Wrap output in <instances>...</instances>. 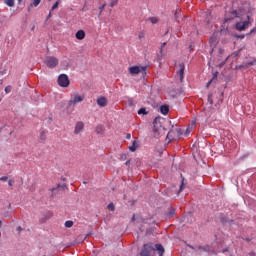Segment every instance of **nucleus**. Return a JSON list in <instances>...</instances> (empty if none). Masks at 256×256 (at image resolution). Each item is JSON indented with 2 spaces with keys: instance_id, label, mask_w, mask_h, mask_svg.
<instances>
[{
  "instance_id": "1",
  "label": "nucleus",
  "mask_w": 256,
  "mask_h": 256,
  "mask_svg": "<svg viewBox=\"0 0 256 256\" xmlns=\"http://www.w3.org/2000/svg\"><path fill=\"white\" fill-rule=\"evenodd\" d=\"M155 253H158V256H163L165 253V248H163V245L156 244L153 245V243L144 244L140 255L141 256H155Z\"/></svg>"
},
{
  "instance_id": "2",
  "label": "nucleus",
  "mask_w": 256,
  "mask_h": 256,
  "mask_svg": "<svg viewBox=\"0 0 256 256\" xmlns=\"http://www.w3.org/2000/svg\"><path fill=\"white\" fill-rule=\"evenodd\" d=\"M83 101H85V95L73 93L71 94L70 100L68 101V108L75 107L77 103H83Z\"/></svg>"
},
{
  "instance_id": "3",
  "label": "nucleus",
  "mask_w": 256,
  "mask_h": 256,
  "mask_svg": "<svg viewBox=\"0 0 256 256\" xmlns=\"http://www.w3.org/2000/svg\"><path fill=\"white\" fill-rule=\"evenodd\" d=\"M44 63L49 69H55L59 65V59L55 56H47Z\"/></svg>"
},
{
  "instance_id": "4",
  "label": "nucleus",
  "mask_w": 256,
  "mask_h": 256,
  "mask_svg": "<svg viewBox=\"0 0 256 256\" xmlns=\"http://www.w3.org/2000/svg\"><path fill=\"white\" fill-rule=\"evenodd\" d=\"M145 71H147V66H132L129 68L131 75H139V73H145Z\"/></svg>"
},
{
  "instance_id": "5",
  "label": "nucleus",
  "mask_w": 256,
  "mask_h": 256,
  "mask_svg": "<svg viewBox=\"0 0 256 256\" xmlns=\"http://www.w3.org/2000/svg\"><path fill=\"white\" fill-rule=\"evenodd\" d=\"M58 85L60 87H67L69 85V76L67 74H61L58 77Z\"/></svg>"
},
{
  "instance_id": "6",
  "label": "nucleus",
  "mask_w": 256,
  "mask_h": 256,
  "mask_svg": "<svg viewBox=\"0 0 256 256\" xmlns=\"http://www.w3.org/2000/svg\"><path fill=\"white\" fill-rule=\"evenodd\" d=\"M157 121H158V119L155 118L154 122H153L154 123L153 133H154L155 137H160L161 133H163L165 131V128H163L162 126H158Z\"/></svg>"
},
{
  "instance_id": "7",
  "label": "nucleus",
  "mask_w": 256,
  "mask_h": 256,
  "mask_svg": "<svg viewBox=\"0 0 256 256\" xmlns=\"http://www.w3.org/2000/svg\"><path fill=\"white\" fill-rule=\"evenodd\" d=\"M165 47H167V43L166 42L162 43L160 48H159V53L157 55L158 61H161V59H163V57L165 55H167V51L165 50Z\"/></svg>"
},
{
  "instance_id": "8",
  "label": "nucleus",
  "mask_w": 256,
  "mask_h": 256,
  "mask_svg": "<svg viewBox=\"0 0 256 256\" xmlns=\"http://www.w3.org/2000/svg\"><path fill=\"white\" fill-rule=\"evenodd\" d=\"M85 129V124L81 121L77 122L74 128V135H79Z\"/></svg>"
},
{
  "instance_id": "9",
  "label": "nucleus",
  "mask_w": 256,
  "mask_h": 256,
  "mask_svg": "<svg viewBox=\"0 0 256 256\" xmlns=\"http://www.w3.org/2000/svg\"><path fill=\"white\" fill-rule=\"evenodd\" d=\"M178 77H180L181 83H183L184 75H185V64L180 63L179 64V70L177 71Z\"/></svg>"
},
{
  "instance_id": "10",
  "label": "nucleus",
  "mask_w": 256,
  "mask_h": 256,
  "mask_svg": "<svg viewBox=\"0 0 256 256\" xmlns=\"http://www.w3.org/2000/svg\"><path fill=\"white\" fill-rule=\"evenodd\" d=\"M249 27V21L238 22L236 24L237 31H245Z\"/></svg>"
},
{
  "instance_id": "11",
  "label": "nucleus",
  "mask_w": 256,
  "mask_h": 256,
  "mask_svg": "<svg viewBox=\"0 0 256 256\" xmlns=\"http://www.w3.org/2000/svg\"><path fill=\"white\" fill-rule=\"evenodd\" d=\"M97 105H99V107H107V98L105 97L98 98Z\"/></svg>"
},
{
  "instance_id": "12",
  "label": "nucleus",
  "mask_w": 256,
  "mask_h": 256,
  "mask_svg": "<svg viewBox=\"0 0 256 256\" xmlns=\"http://www.w3.org/2000/svg\"><path fill=\"white\" fill-rule=\"evenodd\" d=\"M75 37L78 39V41H83V39H85V32L83 30H78Z\"/></svg>"
},
{
  "instance_id": "13",
  "label": "nucleus",
  "mask_w": 256,
  "mask_h": 256,
  "mask_svg": "<svg viewBox=\"0 0 256 256\" xmlns=\"http://www.w3.org/2000/svg\"><path fill=\"white\" fill-rule=\"evenodd\" d=\"M165 216H166L167 219H171V218L175 217V209L170 208L169 212H167L165 214Z\"/></svg>"
},
{
  "instance_id": "14",
  "label": "nucleus",
  "mask_w": 256,
  "mask_h": 256,
  "mask_svg": "<svg viewBox=\"0 0 256 256\" xmlns=\"http://www.w3.org/2000/svg\"><path fill=\"white\" fill-rule=\"evenodd\" d=\"M104 131H105V127L103 125L96 126V133H97V135H103Z\"/></svg>"
},
{
  "instance_id": "15",
  "label": "nucleus",
  "mask_w": 256,
  "mask_h": 256,
  "mask_svg": "<svg viewBox=\"0 0 256 256\" xmlns=\"http://www.w3.org/2000/svg\"><path fill=\"white\" fill-rule=\"evenodd\" d=\"M209 43H210V47H216L218 41H217V37L215 36H212L209 40Z\"/></svg>"
},
{
  "instance_id": "16",
  "label": "nucleus",
  "mask_w": 256,
  "mask_h": 256,
  "mask_svg": "<svg viewBox=\"0 0 256 256\" xmlns=\"http://www.w3.org/2000/svg\"><path fill=\"white\" fill-rule=\"evenodd\" d=\"M160 111H161L162 115H167V113H169V106H167V105H162V106L160 107Z\"/></svg>"
},
{
  "instance_id": "17",
  "label": "nucleus",
  "mask_w": 256,
  "mask_h": 256,
  "mask_svg": "<svg viewBox=\"0 0 256 256\" xmlns=\"http://www.w3.org/2000/svg\"><path fill=\"white\" fill-rule=\"evenodd\" d=\"M5 5L8 7H14L15 5V0H4Z\"/></svg>"
},
{
  "instance_id": "18",
  "label": "nucleus",
  "mask_w": 256,
  "mask_h": 256,
  "mask_svg": "<svg viewBox=\"0 0 256 256\" xmlns=\"http://www.w3.org/2000/svg\"><path fill=\"white\" fill-rule=\"evenodd\" d=\"M129 150L132 152L137 151V141H133L132 145L129 147Z\"/></svg>"
},
{
  "instance_id": "19",
  "label": "nucleus",
  "mask_w": 256,
  "mask_h": 256,
  "mask_svg": "<svg viewBox=\"0 0 256 256\" xmlns=\"http://www.w3.org/2000/svg\"><path fill=\"white\" fill-rule=\"evenodd\" d=\"M41 3V0H33V2L30 4V7H39Z\"/></svg>"
},
{
  "instance_id": "20",
  "label": "nucleus",
  "mask_w": 256,
  "mask_h": 256,
  "mask_svg": "<svg viewBox=\"0 0 256 256\" xmlns=\"http://www.w3.org/2000/svg\"><path fill=\"white\" fill-rule=\"evenodd\" d=\"M149 21L151 22L152 25L159 23V19L157 17H150Z\"/></svg>"
},
{
  "instance_id": "21",
  "label": "nucleus",
  "mask_w": 256,
  "mask_h": 256,
  "mask_svg": "<svg viewBox=\"0 0 256 256\" xmlns=\"http://www.w3.org/2000/svg\"><path fill=\"white\" fill-rule=\"evenodd\" d=\"M65 227L67 229H71V227H73V221H71V220L66 221L65 222Z\"/></svg>"
},
{
  "instance_id": "22",
  "label": "nucleus",
  "mask_w": 256,
  "mask_h": 256,
  "mask_svg": "<svg viewBox=\"0 0 256 256\" xmlns=\"http://www.w3.org/2000/svg\"><path fill=\"white\" fill-rule=\"evenodd\" d=\"M173 135H175V130L169 131L167 134V139H170V141H171V139H173Z\"/></svg>"
},
{
  "instance_id": "23",
  "label": "nucleus",
  "mask_w": 256,
  "mask_h": 256,
  "mask_svg": "<svg viewBox=\"0 0 256 256\" xmlns=\"http://www.w3.org/2000/svg\"><path fill=\"white\" fill-rule=\"evenodd\" d=\"M138 115H147V110L145 108H140L138 110Z\"/></svg>"
},
{
  "instance_id": "24",
  "label": "nucleus",
  "mask_w": 256,
  "mask_h": 256,
  "mask_svg": "<svg viewBox=\"0 0 256 256\" xmlns=\"http://www.w3.org/2000/svg\"><path fill=\"white\" fill-rule=\"evenodd\" d=\"M47 139V134L45 132H41L40 141H45Z\"/></svg>"
},
{
  "instance_id": "25",
  "label": "nucleus",
  "mask_w": 256,
  "mask_h": 256,
  "mask_svg": "<svg viewBox=\"0 0 256 256\" xmlns=\"http://www.w3.org/2000/svg\"><path fill=\"white\" fill-rule=\"evenodd\" d=\"M107 209H109L110 211H115V204H113L112 202L109 203Z\"/></svg>"
},
{
  "instance_id": "26",
  "label": "nucleus",
  "mask_w": 256,
  "mask_h": 256,
  "mask_svg": "<svg viewBox=\"0 0 256 256\" xmlns=\"http://www.w3.org/2000/svg\"><path fill=\"white\" fill-rule=\"evenodd\" d=\"M204 15H205V17H206L207 23H209V21H211V13L206 12Z\"/></svg>"
},
{
  "instance_id": "27",
  "label": "nucleus",
  "mask_w": 256,
  "mask_h": 256,
  "mask_svg": "<svg viewBox=\"0 0 256 256\" xmlns=\"http://www.w3.org/2000/svg\"><path fill=\"white\" fill-rule=\"evenodd\" d=\"M59 7V1L55 2V4L52 6L51 11H55Z\"/></svg>"
},
{
  "instance_id": "28",
  "label": "nucleus",
  "mask_w": 256,
  "mask_h": 256,
  "mask_svg": "<svg viewBox=\"0 0 256 256\" xmlns=\"http://www.w3.org/2000/svg\"><path fill=\"white\" fill-rule=\"evenodd\" d=\"M220 221H221L222 225H226V223H227V218L222 217V218L220 219Z\"/></svg>"
},
{
  "instance_id": "29",
  "label": "nucleus",
  "mask_w": 256,
  "mask_h": 256,
  "mask_svg": "<svg viewBox=\"0 0 256 256\" xmlns=\"http://www.w3.org/2000/svg\"><path fill=\"white\" fill-rule=\"evenodd\" d=\"M208 103L210 105H213V98L211 97V95H208Z\"/></svg>"
},
{
  "instance_id": "30",
  "label": "nucleus",
  "mask_w": 256,
  "mask_h": 256,
  "mask_svg": "<svg viewBox=\"0 0 256 256\" xmlns=\"http://www.w3.org/2000/svg\"><path fill=\"white\" fill-rule=\"evenodd\" d=\"M15 184V181L14 180H9L8 181V185H9V187H13V185Z\"/></svg>"
},
{
  "instance_id": "31",
  "label": "nucleus",
  "mask_w": 256,
  "mask_h": 256,
  "mask_svg": "<svg viewBox=\"0 0 256 256\" xmlns=\"http://www.w3.org/2000/svg\"><path fill=\"white\" fill-rule=\"evenodd\" d=\"M251 65H255V61L248 62V63L246 64V67H251Z\"/></svg>"
},
{
  "instance_id": "32",
  "label": "nucleus",
  "mask_w": 256,
  "mask_h": 256,
  "mask_svg": "<svg viewBox=\"0 0 256 256\" xmlns=\"http://www.w3.org/2000/svg\"><path fill=\"white\" fill-rule=\"evenodd\" d=\"M7 179H9V177H8V176L0 177V181H7Z\"/></svg>"
},
{
  "instance_id": "33",
  "label": "nucleus",
  "mask_w": 256,
  "mask_h": 256,
  "mask_svg": "<svg viewBox=\"0 0 256 256\" xmlns=\"http://www.w3.org/2000/svg\"><path fill=\"white\" fill-rule=\"evenodd\" d=\"M117 0H114V1H112L111 3H110V7H113L114 5H117Z\"/></svg>"
},
{
  "instance_id": "34",
  "label": "nucleus",
  "mask_w": 256,
  "mask_h": 256,
  "mask_svg": "<svg viewBox=\"0 0 256 256\" xmlns=\"http://www.w3.org/2000/svg\"><path fill=\"white\" fill-rule=\"evenodd\" d=\"M105 9V4L99 7L100 13H103V10Z\"/></svg>"
},
{
  "instance_id": "35",
  "label": "nucleus",
  "mask_w": 256,
  "mask_h": 256,
  "mask_svg": "<svg viewBox=\"0 0 256 256\" xmlns=\"http://www.w3.org/2000/svg\"><path fill=\"white\" fill-rule=\"evenodd\" d=\"M11 91V86H7L6 88H5V93H9Z\"/></svg>"
},
{
  "instance_id": "36",
  "label": "nucleus",
  "mask_w": 256,
  "mask_h": 256,
  "mask_svg": "<svg viewBox=\"0 0 256 256\" xmlns=\"http://www.w3.org/2000/svg\"><path fill=\"white\" fill-rule=\"evenodd\" d=\"M232 15H234V17H238V15H237V10H234V11L232 12Z\"/></svg>"
},
{
  "instance_id": "37",
  "label": "nucleus",
  "mask_w": 256,
  "mask_h": 256,
  "mask_svg": "<svg viewBox=\"0 0 256 256\" xmlns=\"http://www.w3.org/2000/svg\"><path fill=\"white\" fill-rule=\"evenodd\" d=\"M23 230V228H21V226L17 227V231L21 232Z\"/></svg>"
},
{
  "instance_id": "38",
  "label": "nucleus",
  "mask_w": 256,
  "mask_h": 256,
  "mask_svg": "<svg viewBox=\"0 0 256 256\" xmlns=\"http://www.w3.org/2000/svg\"><path fill=\"white\" fill-rule=\"evenodd\" d=\"M181 191H183V181H182V184H181V186H180L179 192H181Z\"/></svg>"
},
{
  "instance_id": "39",
  "label": "nucleus",
  "mask_w": 256,
  "mask_h": 256,
  "mask_svg": "<svg viewBox=\"0 0 256 256\" xmlns=\"http://www.w3.org/2000/svg\"><path fill=\"white\" fill-rule=\"evenodd\" d=\"M126 139H131V134H127Z\"/></svg>"
},
{
  "instance_id": "40",
  "label": "nucleus",
  "mask_w": 256,
  "mask_h": 256,
  "mask_svg": "<svg viewBox=\"0 0 256 256\" xmlns=\"http://www.w3.org/2000/svg\"><path fill=\"white\" fill-rule=\"evenodd\" d=\"M217 75H219V72H216V73L214 74V78L217 77Z\"/></svg>"
},
{
  "instance_id": "41",
  "label": "nucleus",
  "mask_w": 256,
  "mask_h": 256,
  "mask_svg": "<svg viewBox=\"0 0 256 256\" xmlns=\"http://www.w3.org/2000/svg\"><path fill=\"white\" fill-rule=\"evenodd\" d=\"M53 191H57V189H56V188H52V189H51V192L53 193Z\"/></svg>"
},
{
  "instance_id": "42",
  "label": "nucleus",
  "mask_w": 256,
  "mask_h": 256,
  "mask_svg": "<svg viewBox=\"0 0 256 256\" xmlns=\"http://www.w3.org/2000/svg\"><path fill=\"white\" fill-rule=\"evenodd\" d=\"M209 85H211V80L207 83V87H209Z\"/></svg>"
},
{
  "instance_id": "43",
  "label": "nucleus",
  "mask_w": 256,
  "mask_h": 256,
  "mask_svg": "<svg viewBox=\"0 0 256 256\" xmlns=\"http://www.w3.org/2000/svg\"><path fill=\"white\" fill-rule=\"evenodd\" d=\"M143 35L142 34H139V39H142Z\"/></svg>"
},
{
  "instance_id": "44",
  "label": "nucleus",
  "mask_w": 256,
  "mask_h": 256,
  "mask_svg": "<svg viewBox=\"0 0 256 256\" xmlns=\"http://www.w3.org/2000/svg\"><path fill=\"white\" fill-rule=\"evenodd\" d=\"M223 65H225V62L221 63V64H220V67H223Z\"/></svg>"
},
{
  "instance_id": "45",
  "label": "nucleus",
  "mask_w": 256,
  "mask_h": 256,
  "mask_svg": "<svg viewBox=\"0 0 256 256\" xmlns=\"http://www.w3.org/2000/svg\"><path fill=\"white\" fill-rule=\"evenodd\" d=\"M1 225H3V221L0 220V227H1Z\"/></svg>"
},
{
  "instance_id": "46",
  "label": "nucleus",
  "mask_w": 256,
  "mask_h": 256,
  "mask_svg": "<svg viewBox=\"0 0 256 256\" xmlns=\"http://www.w3.org/2000/svg\"><path fill=\"white\" fill-rule=\"evenodd\" d=\"M51 17V12L49 13V15H48V19Z\"/></svg>"
},
{
  "instance_id": "47",
  "label": "nucleus",
  "mask_w": 256,
  "mask_h": 256,
  "mask_svg": "<svg viewBox=\"0 0 256 256\" xmlns=\"http://www.w3.org/2000/svg\"><path fill=\"white\" fill-rule=\"evenodd\" d=\"M250 255L253 256V255H255V253L251 252Z\"/></svg>"
},
{
  "instance_id": "48",
  "label": "nucleus",
  "mask_w": 256,
  "mask_h": 256,
  "mask_svg": "<svg viewBox=\"0 0 256 256\" xmlns=\"http://www.w3.org/2000/svg\"><path fill=\"white\" fill-rule=\"evenodd\" d=\"M175 131H176V133H179V129H176Z\"/></svg>"
},
{
  "instance_id": "49",
  "label": "nucleus",
  "mask_w": 256,
  "mask_h": 256,
  "mask_svg": "<svg viewBox=\"0 0 256 256\" xmlns=\"http://www.w3.org/2000/svg\"><path fill=\"white\" fill-rule=\"evenodd\" d=\"M22 0H18L19 3H21Z\"/></svg>"
},
{
  "instance_id": "50",
  "label": "nucleus",
  "mask_w": 256,
  "mask_h": 256,
  "mask_svg": "<svg viewBox=\"0 0 256 256\" xmlns=\"http://www.w3.org/2000/svg\"><path fill=\"white\" fill-rule=\"evenodd\" d=\"M175 17L177 18V13L175 14Z\"/></svg>"
}]
</instances>
